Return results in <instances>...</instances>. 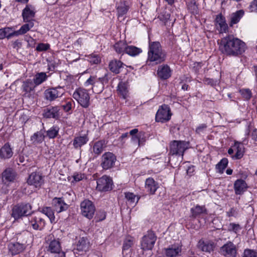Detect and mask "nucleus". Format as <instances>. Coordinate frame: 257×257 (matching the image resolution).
I'll return each instance as SVG.
<instances>
[{
  "label": "nucleus",
  "mask_w": 257,
  "mask_h": 257,
  "mask_svg": "<svg viewBox=\"0 0 257 257\" xmlns=\"http://www.w3.org/2000/svg\"><path fill=\"white\" fill-rule=\"evenodd\" d=\"M245 44L240 39L228 36L222 38L220 49L223 53L227 55L236 56L241 54L245 50Z\"/></svg>",
  "instance_id": "1"
},
{
  "label": "nucleus",
  "mask_w": 257,
  "mask_h": 257,
  "mask_svg": "<svg viewBox=\"0 0 257 257\" xmlns=\"http://www.w3.org/2000/svg\"><path fill=\"white\" fill-rule=\"evenodd\" d=\"M166 54L160 44L157 42H150L148 53V61L157 64L165 60Z\"/></svg>",
  "instance_id": "2"
},
{
  "label": "nucleus",
  "mask_w": 257,
  "mask_h": 257,
  "mask_svg": "<svg viewBox=\"0 0 257 257\" xmlns=\"http://www.w3.org/2000/svg\"><path fill=\"white\" fill-rule=\"evenodd\" d=\"M73 97L82 107L85 108L88 107L90 96L86 89L82 88L77 89L74 92Z\"/></svg>",
  "instance_id": "3"
},
{
  "label": "nucleus",
  "mask_w": 257,
  "mask_h": 257,
  "mask_svg": "<svg viewBox=\"0 0 257 257\" xmlns=\"http://www.w3.org/2000/svg\"><path fill=\"white\" fill-rule=\"evenodd\" d=\"M31 212V206L29 204H21L14 206L11 215L16 220L29 215Z\"/></svg>",
  "instance_id": "4"
},
{
  "label": "nucleus",
  "mask_w": 257,
  "mask_h": 257,
  "mask_svg": "<svg viewBox=\"0 0 257 257\" xmlns=\"http://www.w3.org/2000/svg\"><path fill=\"white\" fill-rule=\"evenodd\" d=\"M157 239V236L152 231H149L142 237L141 248L144 250H152Z\"/></svg>",
  "instance_id": "5"
},
{
  "label": "nucleus",
  "mask_w": 257,
  "mask_h": 257,
  "mask_svg": "<svg viewBox=\"0 0 257 257\" xmlns=\"http://www.w3.org/2000/svg\"><path fill=\"white\" fill-rule=\"evenodd\" d=\"M170 153L182 157L184 153L188 148V143L184 141H174L170 144Z\"/></svg>",
  "instance_id": "6"
},
{
  "label": "nucleus",
  "mask_w": 257,
  "mask_h": 257,
  "mask_svg": "<svg viewBox=\"0 0 257 257\" xmlns=\"http://www.w3.org/2000/svg\"><path fill=\"white\" fill-rule=\"evenodd\" d=\"M103 78H99L96 79L95 77H90L85 82V86L93 85L92 89L94 93L99 94L102 92L104 89Z\"/></svg>",
  "instance_id": "7"
},
{
  "label": "nucleus",
  "mask_w": 257,
  "mask_h": 257,
  "mask_svg": "<svg viewBox=\"0 0 257 257\" xmlns=\"http://www.w3.org/2000/svg\"><path fill=\"white\" fill-rule=\"evenodd\" d=\"M80 209L83 216L88 219H91L95 211L93 203L89 200H84L81 203Z\"/></svg>",
  "instance_id": "8"
},
{
  "label": "nucleus",
  "mask_w": 257,
  "mask_h": 257,
  "mask_svg": "<svg viewBox=\"0 0 257 257\" xmlns=\"http://www.w3.org/2000/svg\"><path fill=\"white\" fill-rule=\"evenodd\" d=\"M112 180L108 176L103 175L97 181L96 189L99 191H108L112 189Z\"/></svg>",
  "instance_id": "9"
},
{
  "label": "nucleus",
  "mask_w": 257,
  "mask_h": 257,
  "mask_svg": "<svg viewBox=\"0 0 257 257\" xmlns=\"http://www.w3.org/2000/svg\"><path fill=\"white\" fill-rule=\"evenodd\" d=\"M17 176V173L14 169L8 168L2 174V182L4 184L9 185L16 180Z\"/></svg>",
  "instance_id": "10"
},
{
  "label": "nucleus",
  "mask_w": 257,
  "mask_h": 257,
  "mask_svg": "<svg viewBox=\"0 0 257 257\" xmlns=\"http://www.w3.org/2000/svg\"><path fill=\"white\" fill-rule=\"evenodd\" d=\"M27 183L36 189L39 188L44 183L43 176L40 173L33 172L30 175Z\"/></svg>",
  "instance_id": "11"
},
{
  "label": "nucleus",
  "mask_w": 257,
  "mask_h": 257,
  "mask_svg": "<svg viewBox=\"0 0 257 257\" xmlns=\"http://www.w3.org/2000/svg\"><path fill=\"white\" fill-rule=\"evenodd\" d=\"M64 94V90L61 87L52 88L44 91L45 98L49 101H53L61 97Z\"/></svg>",
  "instance_id": "12"
},
{
  "label": "nucleus",
  "mask_w": 257,
  "mask_h": 257,
  "mask_svg": "<svg viewBox=\"0 0 257 257\" xmlns=\"http://www.w3.org/2000/svg\"><path fill=\"white\" fill-rule=\"evenodd\" d=\"M220 252L226 257H236L237 249L232 242L228 241L220 247Z\"/></svg>",
  "instance_id": "13"
},
{
  "label": "nucleus",
  "mask_w": 257,
  "mask_h": 257,
  "mask_svg": "<svg viewBox=\"0 0 257 257\" xmlns=\"http://www.w3.org/2000/svg\"><path fill=\"white\" fill-rule=\"evenodd\" d=\"M115 156L111 152H106L102 156L101 165L103 169L107 170L112 168L116 161Z\"/></svg>",
  "instance_id": "14"
},
{
  "label": "nucleus",
  "mask_w": 257,
  "mask_h": 257,
  "mask_svg": "<svg viewBox=\"0 0 257 257\" xmlns=\"http://www.w3.org/2000/svg\"><path fill=\"white\" fill-rule=\"evenodd\" d=\"M36 85L31 79H27L22 85V89L24 92L23 95L25 97L34 98Z\"/></svg>",
  "instance_id": "15"
},
{
  "label": "nucleus",
  "mask_w": 257,
  "mask_h": 257,
  "mask_svg": "<svg viewBox=\"0 0 257 257\" xmlns=\"http://www.w3.org/2000/svg\"><path fill=\"white\" fill-rule=\"evenodd\" d=\"M35 8L31 5H28L23 9L22 17L24 22H34L33 18L36 14Z\"/></svg>",
  "instance_id": "16"
},
{
  "label": "nucleus",
  "mask_w": 257,
  "mask_h": 257,
  "mask_svg": "<svg viewBox=\"0 0 257 257\" xmlns=\"http://www.w3.org/2000/svg\"><path fill=\"white\" fill-rule=\"evenodd\" d=\"M27 224L35 230L41 229L45 225L44 220L39 216H30L28 218Z\"/></svg>",
  "instance_id": "17"
},
{
  "label": "nucleus",
  "mask_w": 257,
  "mask_h": 257,
  "mask_svg": "<svg viewBox=\"0 0 257 257\" xmlns=\"http://www.w3.org/2000/svg\"><path fill=\"white\" fill-rule=\"evenodd\" d=\"M159 187V183L153 178L149 177L146 180L145 188L149 194H154Z\"/></svg>",
  "instance_id": "18"
},
{
  "label": "nucleus",
  "mask_w": 257,
  "mask_h": 257,
  "mask_svg": "<svg viewBox=\"0 0 257 257\" xmlns=\"http://www.w3.org/2000/svg\"><path fill=\"white\" fill-rule=\"evenodd\" d=\"M49 250L52 253H56L55 257H65L64 252L61 250L60 242L58 240L52 241L49 246Z\"/></svg>",
  "instance_id": "19"
},
{
  "label": "nucleus",
  "mask_w": 257,
  "mask_h": 257,
  "mask_svg": "<svg viewBox=\"0 0 257 257\" xmlns=\"http://www.w3.org/2000/svg\"><path fill=\"white\" fill-rule=\"evenodd\" d=\"M216 29L220 33H226L228 31V25L226 23L225 18L221 15L216 16L215 19Z\"/></svg>",
  "instance_id": "20"
},
{
  "label": "nucleus",
  "mask_w": 257,
  "mask_h": 257,
  "mask_svg": "<svg viewBox=\"0 0 257 257\" xmlns=\"http://www.w3.org/2000/svg\"><path fill=\"white\" fill-rule=\"evenodd\" d=\"M13 152L9 143L5 144L0 149V158L8 159L13 156Z\"/></svg>",
  "instance_id": "21"
},
{
  "label": "nucleus",
  "mask_w": 257,
  "mask_h": 257,
  "mask_svg": "<svg viewBox=\"0 0 257 257\" xmlns=\"http://www.w3.org/2000/svg\"><path fill=\"white\" fill-rule=\"evenodd\" d=\"M90 247V243L86 237H80L76 244V249L80 251H87Z\"/></svg>",
  "instance_id": "22"
},
{
  "label": "nucleus",
  "mask_w": 257,
  "mask_h": 257,
  "mask_svg": "<svg viewBox=\"0 0 257 257\" xmlns=\"http://www.w3.org/2000/svg\"><path fill=\"white\" fill-rule=\"evenodd\" d=\"M52 203L55 210L58 213L65 211L68 208V205L60 198L53 199Z\"/></svg>",
  "instance_id": "23"
},
{
  "label": "nucleus",
  "mask_w": 257,
  "mask_h": 257,
  "mask_svg": "<svg viewBox=\"0 0 257 257\" xmlns=\"http://www.w3.org/2000/svg\"><path fill=\"white\" fill-rule=\"evenodd\" d=\"M247 187L246 182L242 179H238L234 183L235 193L237 195L242 194Z\"/></svg>",
  "instance_id": "24"
},
{
  "label": "nucleus",
  "mask_w": 257,
  "mask_h": 257,
  "mask_svg": "<svg viewBox=\"0 0 257 257\" xmlns=\"http://www.w3.org/2000/svg\"><path fill=\"white\" fill-rule=\"evenodd\" d=\"M9 252L15 255L23 251L25 248L24 245L18 242L10 243L8 246Z\"/></svg>",
  "instance_id": "25"
},
{
  "label": "nucleus",
  "mask_w": 257,
  "mask_h": 257,
  "mask_svg": "<svg viewBox=\"0 0 257 257\" xmlns=\"http://www.w3.org/2000/svg\"><path fill=\"white\" fill-rule=\"evenodd\" d=\"M198 247L203 251L210 252L214 250L215 244L212 241L200 240L198 242Z\"/></svg>",
  "instance_id": "26"
},
{
  "label": "nucleus",
  "mask_w": 257,
  "mask_h": 257,
  "mask_svg": "<svg viewBox=\"0 0 257 257\" xmlns=\"http://www.w3.org/2000/svg\"><path fill=\"white\" fill-rule=\"evenodd\" d=\"M181 247L179 245H173L165 249V254L167 257H175L181 252Z\"/></svg>",
  "instance_id": "27"
},
{
  "label": "nucleus",
  "mask_w": 257,
  "mask_h": 257,
  "mask_svg": "<svg viewBox=\"0 0 257 257\" xmlns=\"http://www.w3.org/2000/svg\"><path fill=\"white\" fill-rule=\"evenodd\" d=\"M244 14V12L238 10L231 14L229 19V26L232 27L234 24L238 23Z\"/></svg>",
  "instance_id": "28"
},
{
  "label": "nucleus",
  "mask_w": 257,
  "mask_h": 257,
  "mask_svg": "<svg viewBox=\"0 0 257 257\" xmlns=\"http://www.w3.org/2000/svg\"><path fill=\"white\" fill-rule=\"evenodd\" d=\"M128 9V2L126 0H121L120 3L117 4V12L118 17L126 14Z\"/></svg>",
  "instance_id": "29"
},
{
  "label": "nucleus",
  "mask_w": 257,
  "mask_h": 257,
  "mask_svg": "<svg viewBox=\"0 0 257 257\" xmlns=\"http://www.w3.org/2000/svg\"><path fill=\"white\" fill-rule=\"evenodd\" d=\"M159 76L164 79H167L171 76V70L167 65L161 66L158 70Z\"/></svg>",
  "instance_id": "30"
},
{
  "label": "nucleus",
  "mask_w": 257,
  "mask_h": 257,
  "mask_svg": "<svg viewBox=\"0 0 257 257\" xmlns=\"http://www.w3.org/2000/svg\"><path fill=\"white\" fill-rule=\"evenodd\" d=\"M123 65L120 61L113 60L109 62V68L111 72L117 74L119 73Z\"/></svg>",
  "instance_id": "31"
},
{
  "label": "nucleus",
  "mask_w": 257,
  "mask_h": 257,
  "mask_svg": "<svg viewBox=\"0 0 257 257\" xmlns=\"http://www.w3.org/2000/svg\"><path fill=\"white\" fill-rule=\"evenodd\" d=\"M48 77L46 73L38 72L35 75L33 81L36 86H38L45 82Z\"/></svg>",
  "instance_id": "32"
},
{
  "label": "nucleus",
  "mask_w": 257,
  "mask_h": 257,
  "mask_svg": "<svg viewBox=\"0 0 257 257\" xmlns=\"http://www.w3.org/2000/svg\"><path fill=\"white\" fill-rule=\"evenodd\" d=\"M88 141V138L86 135L76 137L73 140V145L75 148H80L86 144Z\"/></svg>",
  "instance_id": "33"
},
{
  "label": "nucleus",
  "mask_w": 257,
  "mask_h": 257,
  "mask_svg": "<svg viewBox=\"0 0 257 257\" xmlns=\"http://www.w3.org/2000/svg\"><path fill=\"white\" fill-rule=\"evenodd\" d=\"M191 216L195 218L203 214H207V210L204 206L196 205L191 209Z\"/></svg>",
  "instance_id": "34"
},
{
  "label": "nucleus",
  "mask_w": 257,
  "mask_h": 257,
  "mask_svg": "<svg viewBox=\"0 0 257 257\" xmlns=\"http://www.w3.org/2000/svg\"><path fill=\"white\" fill-rule=\"evenodd\" d=\"M234 149L235 154L232 157L233 158L239 159L243 155L244 147L242 144L238 142H235L234 144Z\"/></svg>",
  "instance_id": "35"
},
{
  "label": "nucleus",
  "mask_w": 257,
  "mask_h": 257,
  "mask_svg": "<svg viewBox=\"0 0 257 257\" xmlns=\"http://www.w3.org/2000/svg\"><path fill=\"white\" fill-rule=\"evenodd\" d=\"M27 23H28L23 25L19 30L15 31L14 34L16 36L26 34L34 27V24L33 22H30Z\"/></svg>",
  "instance_id": "36"
},
{
  "label": "nucleus",
  "mask_w": 257,
  "mask_h": 257,
  "mask_svg": "<svg viewBox=\"0 0 257 257\" xmlns=\"http://www.w3.org/2000/svg\"><path fill=\"white\" fill-rule=\"evenodd\" d=\"M106 147L104 141H98L95 142L93 146V151L96 155L100 154Z\"/></svg>",
  "instance_id": "37"
},
{
  "label": "nucleus",
  "mask_w": 257,
  "mask_h": 257,
  "mask_svg": "<svg viewBox=\"0 0 257 257\" xmlns=\"http://www.w3.org/2000/svg\"><path fill=\"white\" fill-rule=\"evenodd\" d=\"M124 194L127 203L130 205H135L140 199V197L133 193L126 192Z\"/></svg>",
  "instance_id": "38"
},
{
  "label": "nucleus",
  "mask_w": 257,
  "mask_h": 257,
  "mask_svg": "<svg viewBox=\"0 0 257 257\" xmlns=\"http://www.w3.org/2000/svg\"><path fill=\"white\" fill-rule=\"evenodd\" d=\"M44 136L41 131L34 133L31 137V141L34 144H40L44 141Z\"/></svg>",
  "instance_id": "39"
},
{
  "label": "nucleus",
  "mask_w": 257,
  "mask_h": 257,
  "mask_svg": "<svg viewBox=\"0 0 257 257\" xmlns=\"http://www.w3.org/2000/svg\"><path fill=\"white\" fill-rule=\"evenodd\" d=\"M119 94L123 98L126 99L128 96V90L126 85L123 82H120L117 86Z\"/></svg>",
  "instance_id": "40"
},
{
  "label": "nucleus",
  "mask_w": 257,
  "mask_h": 257,
  "mask_svg": "<svg viewBox=\"0 0 257 257\" xmlns=\"http://www.w3.org/2000/svg\"><path fill=\"white\" fill-rule=\"evenodd\" d=\"M42 213L46 215L50 219L51 223L55 221V216L53 210L49 207H46L42 209Z\"/></svg>",
  "instance_id": "41"
},
{
  "label": "nucleus",
  "mask_w": 257,
  "mask_h": 257,
  "mask_svg": "<svg viewBox=\"0 0 257 257\" xmlns=\"http://www.w3.org/2000/svg\"><path fill=\"white\" fill-rule=\"evenodd\" d=\"M172 113H156V120L157 122H165L170 119Z\"/></svg>",
  "instance_id": "42"
},
{
  "label": "nucleus",
  "mask_w": 257,
  "mask_h": 257,
  "mask_svg": "<svg viewBox=\"0 0 257 257\" xmlns=\"http://www.w3.org/2000/svg\"><path fill=\"white\" fill-rule=\"evenodd\" d=\"M125 52L129 55L135 56L141 53L142 50L135 46H127Z\"/></svg>",
  "instance_id": "43"
},
{
  "label": "nucleus",
  "mask_w": 257,
  "mask_h": 257,
  "mask_svg": "<svg viewBox=\"0 0 257 257\" xmlns=\"http://www.w3.org/2000/svg\"><path fill=\"white\" fill-rule=\"evenodd\" d=\"M127 46L125 42L119 41L114 45V48L117 53H122L125 52Z\"/></svg>",
  "instance_id": "44"
},
{
  "label": "nucleus",
  "mask_w": 257,
  "mask_h": 257,
  "mask_svg": "<svg viewBox=\"0 0 257 257\" xmlns=\"http://www.w3.org/2000/svg\"><path fill=\"white\" fill-rule=\"evenodd\" d=\"M227 164L228 160L226 158H223L216 165V169L218 173H222Z\"/></svg>",
  "instance_id": "45"
},
{
  "label": "nucleus",
  "mask_w": 257,
  "mask_h": 257,
  "mask_svg": "<svg viewBox=\"0 0 257 257\" xmlns=\"http://www.w3.org/2000/svg\"><path fill=\"white\" fill-rule=\"evenodd\" d=\"M59 131L58 126H53L47 131V136L50 139H54L58 135Z\"/></svg>",
  "instance_id": "46"
},
{
  "label": "nucleus",
  "mask_w": 257,
  "mask_h": 257,
  "mask_svg": "<svg viewBox=\"0 0 257 257\" xmlns=\"http://www.w3.org/2000/svg\"><path fill=\"white\" fill-rule=\"evenodd\" d=\"M134 238L132 237H127L123 242L122 250L123 251L128 250L134 244Z\"/></svg>",
  "instance_id": "47"
},
{
  "label": "nucleus",
  "mask_w": 257,
  "mask_h": 257,
  "mask_svg": "<svg viewBox=\"0 0 257 257\" xmlns=\"http://www.w3.org/2000/svg\"><path fill=\"white\" fill-rule=\"evenodd\" d=\"M144 136V133H140L138 135L133 136L132 137V141L138 146L141 145L142 143L141 137Z\"/></svg>",
  "instance_id": "48"
},
{
  "label": "nucleus",
  "mask_w": 257,
  "mask_h": 257,
  "mask_svg": "<svg viewBox=\"0 0 257 257\" xmlns=\"http://www.w3.org/2000/svg\"><path fill=\"white\" fill-rule=\"evenodd\" d=\"M88 61L92 64H98L100 62V57L96 54H91L88 57Z\"/></svg>",
  "instance_id": "49"
},
{
  "label": "nucleus",
  "mask_w": 257,
  "mask_h": 257,
  "mask_svg": "<svg viewBox=\"0 0 257 257\" xmlns=\"http://www.w3.org/2000/svg\"><path fill=\"white\" fill-rule=\"evenodd\" d=\"M6 37L8 39L11 38L12 37L16 36L14 34L16 31H13L11 28H5L3 29Z\"/></svg>",
  "instance_id": "50"
},
{
  "label": "nucleus",
  "mask_w": 257,
  "mask_h": 257,
  "mask_svg": "<svg viewBox=\"0 0 257 257\" xmlns=\"http://www.w3.org/2000/svg\"><path fill=\"white\" fill-rule=\"evenodd\" d=\"M243 257H257V252L249 249H245Z\"/></svg>",
  "instance_id": "51"
},
{
  "label": "nucleus",
  "mask_w": 257,
  "mask_h": 257,
  "mask_svg": "<svg viewBox=\"0 0 257 257\" xmlns=\"http://www.w3.org/2000/svg\"><path fill=\"white\" fill-rule=\"evenodd\" d=\"M158 18L160 20L166 23L169 20L170 18V14L167 12H163L159 15Z\"/></svg>",
  "instance_id": "52"
},
{
  "label": "nucleus",
  "mask_w": 257,
  "mask_h": 257,
  "mask_svg": "<svg viewBox=\"0 0 257 257\" xmlns=\"http://www.w3.org/2000/svg\"><path fill=\"white\" fill-rule=\"evenodd\" d=\"M241 229L240 225L238 224L231 223L228 225V230L237 233Z\"/></svg>",
  "instance_id": "53"
},
{
  "label": "nucleus",
  "mask_w": 257,
  "mask_h": 257,
  "mask_svg": "<svg viewBox=\"0 0 257 257\" xmlns=\"http://www.w3.org/2000/svg\"><path fill=\"white\" fill-rule=\"evenodd\" d=\"M73 180L72 181L73 182H79L82 180L85 177V175L84 174H82L80 173L76 172L73 175Z\"/></svg>",
  "instance_id": "54"
},
{
  "label": "nucleus",
  "mask_w": 257,
  "mask_h": 257,
  "mask_svg": "<svg viewBox=\"0 0 257 257\" xmlns=\"http://www.w3.org/2000/svg\"><path fill=\"white\" fill-rule=\"evenodd\" d=\"M240 92L245 99L248 100L250 98L251 96V93L248 89H242Z\"/></svg>",
  "instance_id": "55"
},
{
  "label": "nucleus",
  "mask_w": 257,
  "mask_h": 257,
  "mask_svg": "<svg viewBox=\"0 0 257 257\" xmlns=\"http://www.w3.org/2000/svg\"><path fill=\"white\" fill-rule=\"evenodd\" d=\"M49 48V45L48 44L40 43L38 45L36 50L38 51H46Z\"/></svg>",
  "instance_id": "56"
},
{
  "label": "nucleus",
  "mask_w": 257,
  "mask_h": 257,
  "mask_svg": "<svg viewBox=\"0 0 257 257\" xmlns=\"http://www.w3.org/2000/svg\"><path fill=\"white\" fill-rule=\"evenodd\" d=\"M170 109L168 105L166 104H163L161 105L158 109L157 112H170Z\"/></svg>",
  "instance_id": "57"
},
{
  "label": "nucleus",
  "mask_w": 257,
  "mask_h": 257,
  "mask_svg": "<svg viewBox=\"0 0 257 257\" xmlns=\"http://www.w3.org/2000/svg\"><path fill=\"white\" fill-rule=\"evenodd\" d=\"M249 9L250 12L257 13V0H253L250 3Z\"/></svg>",
  "instance_id": "58"
},
{
  "label": "nucleus",
  "mask_w": 257,
  "mask_h": 257,
  "mask_svg": "<svg viewBox=\"0 0 257 257\" xmlns=\"http://www.w3.org/2000/svg\"><path fill=\"white\" fill-rule=\"evenodd\" d=\"M207 127V125L205 124H201L198 126L196 129V132L197 134H201L204 132Z\"/></svg>",
  "instance_id": "59"
},
{
  "label": "nucleus",
  "mask_w": 257,
  "mask_h": 257,
  "mask_svg": "<svg viewBox=\"0 0 257 257\" xmlns=\"http://www.w3.org/2000/svg\"><path fill=\"white\" fill-rule=\"evenodd\" d=\"M205 82L207 84L210 85L211 86H214L216 85L217 83V81L210 78H206L205 79Z\"/></svg>",
  "instance_id": "60"
},
{
  "label": "nucleus",
  "mask_w": 257,
  "mask_h": 257,
  "mask_svg": "<svg viewBox=\"0 0 257 257\" xmlns=\"http://www.w3.org/2000/svg\"><path fill=\"white\" fill-rule=\"evenodd\" d=\"M71 105L72 104L71 102H67L65 104L63 105L61 107L63 108L64 111L67 112L70 110L71 108Z\"/></svg>",
  "instance_id": "61"
},
{
  "label": "nucleus",
  "mask_w": 257,
  "mask_h": 257,
  "mask_svg": "<svg viewBox=\"0 0 257 257\" xmlns=\"http://www.w3.org/2000/svg\"><path fill=\"white\" fill-rule=\"evenodd\" d=\"M59 113H44V117H52L55 119L59 118Z\"/></svg>",
  "instance_id": "62"
},
{
  "label": "nucleus",
  "mask_w": 257,
  "mask_h": 257,
  "mask_svg": "<svg viewBox=\"0 0 257 257\" xmlns=\"http://www.w3.org/2000/svg\"><path fill=\"white\" fill-rule=\"evenodd\" d=\"M235 210L231 208L229 211L227 212V214L228 216H234L235 214Z\"/></svg>",
  "instance_id": "63"
},
{
  "label": "nucleus",
  "mask_w": 257,
  "mask_h": 257,
  "mask_svg": "<svg viewBox=\"0 0 257 257\" xmlns=\"http://www.w3.org/2000/svg\"><path fill=\"white\" fill-rule=\"evenodd\" d=\"M83 43V39L82 38H79L74 43L75 45L81 46Z\"/></svg>",
  "instance_id": "64"
}]
</instances>
